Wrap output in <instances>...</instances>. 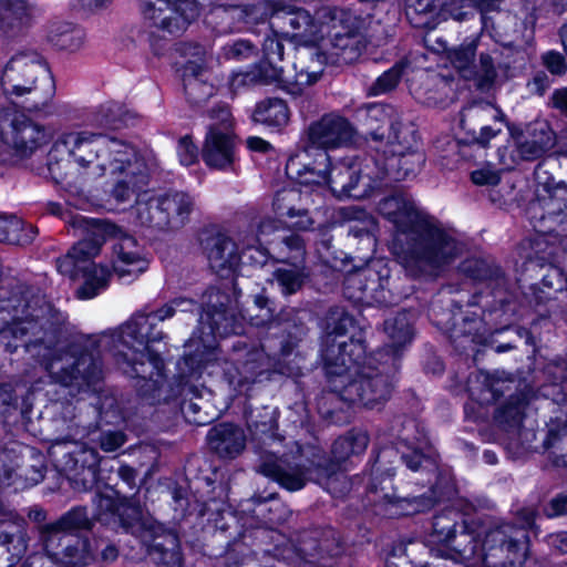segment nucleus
I'll return each instance as SVG.
<instances>
[{"label":"nucleus","instance_id":"473e14b6","mask_svg":"<svg viewBox=\"0 0 567 567\" xmlns=\"http://www.w3.org/2000/svg\"><path fill=\"white\" fill-rule=\"evenodd\" d=\"M179 383L176 389L179 391L178 395H184L181 404L182 413L185 419L197 425H205L210 422V417L206 412H203V400L196 395L194 388L184 382L186 378L193 377L197 373L195 367V359L193 355H184L178 362Z\"/></svg>","mask_w":567,"mask_h":567},{"label":"nucleus","instance_id":"cd10ccee","mask_svg":"<svg viewBox=\"0 0 567 567\" xmlns=\"http://www.w3.org/2000/svg\"><path fill=\"white\" fill-rule=\"evenodd\" d=\"M515 140L516 152L523 161H536L556 145V134L550 125L543 120L534 121L525 130L511 128Z\"/></svg>","mask_w":567,"mask_h":567},{"label":"nucleus","instance_id":"412c9836","mask_svg":"<svg viewBox=\"0 0 567 567\" xmlns=\"http://www.w3.org/2000/svg\"><path fill=\"white\" fill-rule=\"evenodd\" d=\"M355 134L350 121L338 114L327 113L312 122L307 128V145L310 152H326L343 147L352 143Z\"/></svg>","mask_w":567,"mask_h":567},{"label":"nucleus","instance_id":"f8f14e48","mask_svg":"<svg viewBox=\"0 0 567 567\" xmlns=\"http://www.w3.org/2000/svg\"><path fill=\"white\" fill-rule=\"evenodd\" d=\"M526 214L537 233L553 236L567 247V182L553 176L539 182Z\"/></svg>","mask_w":567,"mask_h":567},{"label":"nucleus","instance_id":"6ab92c4d","mask_svg":"<svg viewBox=\"0 0 567 567\" xmlns=\"http://www.w3.org/2000/svg\"><path fill=\"white\" fill-rule=\"evenodd\" d=\"M385 477H373L370 491L378 497L375 502L385 507L391 515H412L431 509L437 502L439 495L431 486L429 492L420 496H400L394 492L392 470L384 472Z\"/></svg>","mask_w":567,"mask_h":567},{"label":"nucleus","instance_id":"864d4df0","mask_svg":"<svg viewBox=\"0 0 567 567\" xmlns=\"http://www.w3.org/2000/svg\"><path fill=\"white\" fill-rule=\"evenodd\" d=\"M35 228L25 225L17 216L0 215V243L12 245H28L35 237Z\"/></svg>","mask_w":567,"mask_h":567},{"label":"nucleus","instance_id":"bf43d9fd","mask_svg":"<svg viewBox=\"0 0 567 567\" xmlns=\"http://www.w3.org/2000/svg\"><path fill=\"white\" fill-rule=\"evenodd\" d=\"M364 49L359 33H334L332 38V55L343 63L354 62Z\"/></svg>","mask_w":567,"mask_h":567},{"label":"nucleus","instance_id":"4c0bfd02","mask_svg":"<svg viewBox=\"0 0 567 567\" xmlns=\"http://www.w3.org/2000/svg\"><path fill=\"white\" fill-rule=\"evenodd\" d=\"M92 526L93 523L86 508L76 506L61 515L56 520L40 525L38 532L39 536H54V534L59 536H81L80 530H90Z\"/></svg>","mask_w":567,"mask_h":567},{"label":"nucleus","instance_id":"423d86ee","mask_svg":"<svg viewBox=\"0 0 567 567\" xmlns=\"http://www.w3.org/2000/svg\"><path fill=\"white\" fill-rule=\"evenodd\" d=\"M0 82L10 102L29 113L45 111L55 91L47 60L34 50L16 53L3 66Z\"/></svg>","mask_w":567,"mask_h":567},{"label":"nucleus","instance_id":"69168bd1","mask_svg":"<svg viewBox=\"0 0 567 567\" xmlns=\"http://www.w3.org/2000/svg\"><path fill=\"white\" fill-rule=\"evenodd\" d=\"M476 52V41L471 40L462 43L457 48L450 49L447 51V59L452 65L461 73L465 79H472L474 76V58Z\"/></svg>","mask_w":567,"mask_h":567},{"label":"nucleus","instance_id":"9b49d317","mask_svg":"<svg viewBox=\"0 0 567 567\" xmlns=\"http://www.w3.org/2000/svg\"><path fill=\"white\" fill-rule=\"evenodd\" d=\"M115 355L127 363L130 370L125 372L135 382L134 388L138 396L150 405L167 403L176 398L179 391L167 382L164 374L163 359L151 350L134 352L120 343H111Z\"/></svg>","mask_w":567,"mask_h":567},{"label":"nucleus","instance_id":"8fccbe9b","mask_svg":"<svg viewBox=\"0 0 567 567\" xmlns=\"http://www.w3.org/2000/svg\"><path fill=\"white\" fill-rule=\"evenodd\" d=\"M412 319L410 312L403 311L384 321V332L390 339L389 347L394 354L412 341Z\"/></svg>","mask_w":567,"mask_h":567},{"label":"nucleus","instance_id":"20e7f679","mask_svg":"<svg viewBox=\"0 0 567 567\" xmlns=\"http://www.w3.org/2000/svg\"><path fill=\"white\" fill-rule=\"evenodd\" d=\"M251 553L237 567H329L341 554L339 534L331 527H312L288 538L269 527H257L243 535Z\"/></svg>","mask_w":567,"mask_h":567},{"label":"nucleus","instance_id":"774afa93","mask_svg":"<svg viewBox=\"0 0 567 567\" xmlns=\"http://www.w3.org/2000/svg\"><path fill=\"white\" fill-rule=\"evenodd\" d=\"M460 515L454 511H445L434 516L430 542L446 545L456 532Z\"/></svg>","mask_w":567,"mask_h":567},{"label":"nucleus","instance_id":"338daca9","mask_svg":"<svg viewBox=\"0 0 567 567\" xmlns=\"http://www.w3.org/2000/svg\"><path fill=\"white\" fill-rule=\"evenodd\" d=\"M246 417L248 429L256 436L272 435L277 429L276 411L271 408L262 406L252 410Z\"/></svg>","mask_w":567,"mask_h":567},{"label":"nucleus","instance_id":"3c124183","mask_svg":"<svg viewBox=\"0 0 567 567\" xmlns=\"http://www.w3.org/2000/svg\"><path fill=\"white\" fill-rule=\"evenodd\" d=\"M290 112L287 103L278 97L266 99L256 105L254 120L272 127H282L288 124Z\"/></svg>","mask_w":567,"mask_h":567},{"label":"nucleus","instance_id":"393cba45","mask_svg":"<svg viewBox=\"0 0 567 567\" xmlns=\"http://www.w3.org/2000/svg\"><path fill=\"white\" fill-rule=\"evenodd\" d=\"M365 347L361 333L350 338H329L324 341L322 358L327 371L328 382L351 373L352 368L362 358Z\"/></svg>","mask_w":567,"mask_h":567},{"label":"nucleus","instance_id":"6e6d98bb","mask_svg":"<svg viewBox=\"0 0 567 567\" xmlns=\"http://www.w3.org/2000/svg\"><path fill=\"white\" fill-rule=\"evenodd\" d=\"M236 360L240 365V372L247 380L262 374L272 367V359L266 353L264 348L252 347L246 351L236 349Z\"/></svg>","mask_w":567,"mask_h":567},{"label":"nucleus","instance_id":"f3484780","mask_svg":"<svg viewBox=\"0 0 567 567\" xmlns=\"http://www.w3.org/2000/svg\"><path fill=\"white\" fill-rule=\"evenodd\" d=\"M369 159L363 168L338 164L329 169V187L338 197L363 198L384 179V171H377Z\"/></svg>","mask_w":567,"mask_h":567},{"label":"nucleus","instance_id":"0eeeda50","mask_svg":"<svg viewBox=\"0 0 567 567\" xmlns=\"http://www.w3.org/2000/svg\"><path fill=\"white\" fill-rule=\"evenodd\" d=\"M392 383L389 375L379 368L364 364L353 372L330 381L329 391L318 401V409L324 419L342 422L334 405L343 402L348 405L358 404L373 409L386 402L391 395Z\"/></svg>","mask_w":567,"mask_h":567},{"label":"nucleus","instance_id":"c9c22d12","mask_svg":"<svg viewBox=\"0 0 567 567\" xmlns=\"http://www.w3.org/2000/svg\"><path fill=\"white\" fill-rule=\"evenodd\" d=\"M10 456L20 457L17 484L20 487L32 486L44 478L47 471L45 456L33 446L23 444L11 450Z\"/></svg>","mask_w":567,"mask_h":567},{"label":"nucleus","instance_id":"603ef678","mask_svg":"<svg viewBox=\"0 0 567 567\" xmlns=\"http://www.w3.org/2000/svg\"><path fill=\"white\" fill-rule=\"evenodd\" d=\"M83 278V284L78 288L76 296L80 299H91L109 285L111 274L102 265L82 266L79 270V277Z\"/></svg>","mask_w":567,"mask_h":567},{"label":"nucleus","instance_id":"c03bdc74","mask_svg":"<svg viewBox=\"0 0 567 567\" xmlns=\"http://www.w3.org/2000/svg\"><path fill=\"white\" fill-rule=\"evenodd\" d=\"M25 550L19 526L0 523V567H12Z\"/></svg>","mask_w":567,"mask_h":567},{"label":"nucleus","instance_id":"79ce46f5","mask_svg":"<svg viewBox=\"0 0 567 567\" xmlns=\"http://www.w3.org/2000/svg\"><path fill=\"white\" fill-rule=\"evenodd\" d=\"M85 445L80 444L72 435L54 439L51 445V455L55 466L68 477L76 474V464L80 452H83Z\"/></svg>","mask_w":567,"mask_h":567},{"label":"nucleus","instance_id":"c756f323","mask_svg":"<svg viewBox=\"0 0 567 567\" xmlns=\"http://www.w3.org/2000/svg\"><path fill=\"white\" fill-rule=\"evenodd\" d=\"M330 156L326 152L312 154L310 148H303L287 162L288 174L295 176L301 185H329Z\"/></svg>","mask_w":567,"mask_h":567},{"label":"nucleus","instance_id":"e2e57ef3","mask_svg":"<svg viewBox=\"0 0 567 567\" xmlns=\"http://www.w3.org/2000/svg\"><path fill=\"white\" fill-rule=\"evenodd\" d=\"M474 522L467 524L463 522L462 530L460 533H454L451 540L446 544V546L455 551L457 555V559L460 560H471L475 557L477 549V540L474 529Z\"/></svg>","mask_w":567,"mask_h":567},{"label":"nucleus","instance_id":"2f4dec72","mask_svg":"<svg viewBox=\"0 0 567 567\" xmlns=\"http://www.w3.org/2000/svg\"><path fill=\"white\" fill-rule=\"evenodd\" d=\"M204 49L200 45H187L184 49L185 55L195 59L188 60L184 65L183 81L184 91L189 103L200 105L214 95V86L200 79L204 68Z\"/></svg>","mask_w":567,"mask_h":567},{"label":"nucleus","instance_id":"2eb2a0df","mask_svg":"<svg viewBox=\"0 0 567 567\" xmlns=\"http://www.w3.org/2000/svg\"><path fill=\"white\" fill-rule=\"evenodd\" d=\"M143 16L153 27L178 35L197 19L199 8L195 0H145Z\"/></svg>","mask_w":567,"mask_h":567},{"label":"nucleus","instance_id":"bb28decb","mask_svg":"<svg viewBox=\"0 0 567 567\" xmlns=\"http://www.w3.org/2000/svg\"><path fill=\"white\" fill-rule=\"evenodd\" d=\"M460 271L476 281H483L492 289L495 303L504 312L513 311L509 295L507 292V279L502 268L491 258L471 257L458 266Z\"/></svg>","mask_w":567,"mask_h":567},{"label":"nucleus","instance_id":"c85d7f7f","mask_svg":"<svg viewBox=\"0 0 567 567\" xmlns=\"http://www.w3.org/2000/svg\"><path fill=\"white\" fill-rule=\"evenodd\" d=\"M227 109L220 110L221 124L209 128L203 147L205 163L214 168H226L234 162V138Z\"/></svg>","mask_w":567,"mask_h":567},{"label":"nucleus","instance_id":"5701e85b","mask_svg":"<svg viewBox=\"0 0 567 567\" xmlns=\"http://www.w3.org/2000/svg\"><path fill=\"white\" fill-rule=\"evenodd\" d=\"M6 144L21 158L31 157L51 138L47 127L23 113H16L2 132Z\"/></svg>","mask_w":567,"mask_h":567},{"label":"nucleus","instance_id":"37998d69","mask_svg":"<svg viewBox=\"0 0 567 567\" xmlns=\"http://www.w3.org/2000/svg\"><path fill=\"white\" fill-rule=\"evenodd\" d=\"M47 41L58 50L76 51L84 42L83 30L68 21H52L48 25Z\"/></svg>","mask_w":567,"mask_h":567},{"label":"nucleus","instance_id":"ea45409f","mask_svg":"<svg viewBox=\"0 0 567 567\" xmlns=\"http://www.w3.org/2000/svg\"><path fill=\"white\" fill-rule=\"evenodd\" d=\"M167 224L169 230L184 227L195 210L196 204L193 196L181 190H172L163 194Z\"/></svg>","mask_w":567,"mask_h":567},{"label":"nucleus","instance_id":"09e8293b","mask_svg":"<svg viewBox=\"0 0 567 567\" xmlns=\"http://www.w3.org/2000/svg\"><path fill=\"white\" fill-rule=\"evenodd\" d=\"M453 81L441 74L426 78L422 86V101L429 106L445 107L453 99Z\"/></svg>","mask_w":567,"mask_h":567},{"label":"nucleus","instance_id":"49530a36","mask_svg":"<svg viewBox=\"0 0 567 567\" xmlns=\"http://www.w3.org/2000/svg\"><path fill=\"white\" fill-rule=\"evenodd\" d=\"M78 455L76 474L70 475L69 480L73 483L74 488L87 491L96 482L100 456L94 449L87 446Z\"/></svg>","mask_w":567,"mask_h":567},{"label":"nucleus","instance_id":"13d9d810","mask_svg":"<svg viewBox=\"0 0 567 567\" xmlns=\"http://www.w3.org/2000/svg\"><path fill=\"white\" fill-rule=\"evenodd\" d=\"M272 250L282 264L305 265L306 246L299 235L279 236L278 240L274 243Z\"/></svg>","mask_w":567,"mask_h":567},{"label":"nucleus","instance_id":"a878e982","mask_svg":"<svg viewBox=\"0 0 567 567\" xmlns=\"http://www.w3.org/2000/svg\"><path fill=\"white\" fill-rule=\"evenodd\" d=\"M482 23L484 29H491L497 42L516 52L525 51L534 40L533 20L498 12L495 18L483 14Z\"/></svg>","mask_w":567,"mask_h":567},{"label":"nucleus","instance_id":"39448f33","mask_svg":"<svg viewBox=\"0 0 567 567\" xmlns=\"http://www.w3.org/2000/svg\"><path fill=\"white\" fill-rule=\"evenodd\" d=\"M66 223L74 229L90 235L72 246L63 257L56 260L60 274L71 279L79 278L82 266L95 265L92 260L101 250L107 237L117 241L113 245L112 267L118 277L138 276L147 269L148 261L137 240L115 224L102 219H89L82 215L70 216Z\"/></svg>","mask_w":567,"mask_h":567},{"label":"nucleus","instance_id":"f704fd0d","mask_svg":"<svg viewBox=\"0 0 567 567\" xmlns=\"http://www.w3.org/2000/svg\"><path fill=\"white\" fill-rule=\"evenodd\" d=\"M207 441L219 457L235 458L245 450L247 439L240 426L223 423L209 430Z\"/></svg>","mask_w":567,"mask_h":567},{"label":"nucleus","instance_id":"9d476101","mask_svg":"<svg viewBox=\"0 0 567 567\" xmlns=\"http://www.w3.org/2000/svg\"><path fill=\"white\" fill-rule=\"evenodd\" d=\"M318 482L334 497H342L349 493L351 483L349 477L337 470L334 464L331 468L323 467L318 463L316 468ZM257 472L278 482L289 491L301 489L312 478V464L289 463L286 458L278 457L274 453H264L260 456Z\"/></svg>","mask_w":567,"mask_h":567},{"label":"nucleus","instance_id":"052dcab7","mask_svg":"<svg viewBox=\"0 0 567 567\" xmlns=\"http://www.w3.org/2000/svg\"><path fill=\"white\" fill-rule=\"evenodd\" d=\"M359 114L364 118L365 125L371 130V136L374 140H382L383 133H379V124H388L394 122L395 110L386 104L372 103L362 106Z\"/></svg>","mask_w":567,"mask_h":567},{"label":"nucleus","instance_id":"1a4fd4ad","mask_svg":"<svg viewBox=\"0 0 567 567\" xmlns=\"http://www.w3.org/2000/svg\"><path fill=\"white\" fill-rule=\"evenodd\" d=\"M117 519L121 527L141 539L150 558L159 567H183L177 534L142 519V507L134 498L122 497Z\"/></svg>","mask_w":567,"mask_h":567},{"label":"nucleus","instance_id":"aec40b11","mask_svg":"<svg viewBox=\"0 0 567 567\" xmlns=\"http://www.w3.org/2000/svg\"><path fill=\"white\" fill-rule=\"evenodd\" d=\"M270 27L292 44L315 43L320 39L319 25L310 12L290 4L280 3L279 7H274Z\"/></svg>","mask_w":567,"mask_h":567},{"label":"nucleus","instance_id":"b1692460","mask_svg":"<svg viewBox=\"0 0 567 567\" xmlns=\"http://www.w3.org/2000/svg\"><path fill=\"white\" fill-rule=\"evenodd\" d=\"M461 127L472 140L486 146L491 138L502 131L503 114L487 101H473L461 111Z\"/></svg>","mask_w":567,"mask_h":567},{"label":"nucleus","instance_id":"5fc2aeb1","mask_svg":"<svg viewBox=\"0 0 567 567\" xmlns=\"http://www.w3.org/2000/svg\"><path fill=\"white\" fill-rule=\"evenodd\" d=\"M279 69L275 66H267L266 69L256 64L248 71L234 73L229 79V87L233 92H238L243 89L270 84L277 82Z\"/></svg>","mask_w":567,"mask_h":567},{"label":"nucleus","instance_id":"a19ab883","mask_svg":"<svg viewBox=\"0 0 567 567\" xmlns=\"http://www.w3.org/2000/svg\"><path fill=\"white\" fill-rule=\"evenodd\" d=\"M133 115L117 102H105L96 106L89 115V124L96 128L118 130L126 126Z\"/></svg>","mask_w":567,"mask_h":567},{"label":"nucleus","instance_id":"7ed1b4c3","mask_svg":"<svg viewBox=\"0 0 567 567\" xmlns=\"http://www.w3.org/2000/svg\"><path fill=\"white\" fill-rule=\"evenodd\" d=\"M378 212L394 225L392 251L410 276L437 275L460 255L458 241L409 194L395 192L381 198Z\"/></svg>","mask_w":567,"mask_h":567},{"label":"nucleus","instance_id":"a18cd8bd","mask_svg":"<svg viewBox=\"0 0 567 567\" xmlns=\"http://www.w3.org/2000/svg\"><path fill=\"white\" fill-rule=\"evenodd\" d=\"M100 420L105 424L118 425L130 421L135 415V405L131 400L104 394L99 402Z\"/></svg>","mask_w":567,"mask_h":567},{"label":"nucleus","instance_id":"680f3d73","mask_svg":"<svg viewBox=\"0 0 567 567\" xmlns=\"http://www.w3.org/2000/svg\"><path fill=\"white\" fill-rule=\"evenodd\" d=\"M355 329L354 318L340 306L329 308L324 318L327 338H346V334Z\"/></svg>","mask_w":567,"mask_h":567},{"label":"nucleus","instance_id":"58836bf2","mask_svg":"<svg viewBox=\"0 0 567 567\" xmlns=\"http://www.w3.org/2000/svg\"><path fill=\"white\" fill-rule=\"evenodd\" d=\"M301 199V193L296 189H282L276 194L274 209L280 217H287L288 225L299 230L309 229L313 220L308 210L298 203Z\"/></svg>","mask_w":567,"mask_h":567},{"label":"nucleus","instance_id":"4be33fe9","mask_svg":"<svg viewBox=\"0 0 567 567\" xmlns=\"http://www.w3.org/2000/svg\"><path fill=\"white\" fill-rule=\"evenodd\" d=\"M45 555L61 567H87L94 563L93 544L85 536H39Z\"/></svg>","mask_w":567,"mask_h":567},{"label":"nucleus","instance_id":"4d7b16f0","mask_svg":"<svg viewBox=\"0 0 567 567\" xmlns=\"http://www.w3.org/2000/svg\"><path fill=\"white\" fill-rule=\"evenodd\" d=\"M274 278L285 296L298 292L305 285L308 274L301 264H284L274 271Z\"/></svg>","mask_w":567,"mask_h":567},{"label":"nucleus","instance_id":"dca6fc26","mask_svg":"<svg viewBox=\"0 0 567 567\" xmlns=\"http://www.w3.org/2000/svg\"><path fill=\"white\" fill-rule=\"evenodd\" d=\"M393 284L388 275L368 267L346 276L343 295L353 302L388 306L396 302L392 293Z\"/></svg>","mask_w":567,"mask_h":567},{"label":"nucleus","instance_id":"4468645a","mask_svg":"<svg viewBox=\"0 0 567 567\" xmlns=\"http://www.w3.org/2000/svg\"><path fill=\"white\" fill-rule=\"evenodd\" d=\"M527 533L511 523H494L484 532L480 559L484 567L520 566L527 553Z\"/></svg>","mask_w":567,"mask_h":567},{"label":"nucleus","instance_id":"de8ad7c7","mask_svg":"<svg viewBox=\"0 0 567 567\" xmlns=\"http://www.w3.org/2000/svg\"><path fill=\"white\" fill-rule=\"evenodd\" d=\"M419 148L416 130L412 123H403L396 118L391 123L388 135V152L391 155H404Z\"/></svg>","mask_w":567,"mask_h":567},{"label":"nucleus","instance_id":"f03ea898","mask_svg":"<svg viewBox=\"0 0 567 567\" xmlns=\"http://www.w3.org/2000/svg\"><path fill=\"white\" fill-rule=\"evenodd\" d=\"M66 158H56L51 152L48 171L51 178L65 188L82 189L106 173L121 174L112 196L117 203L136 197L133 213L137 225L154 230H169L163 194L141 192L148 185L150 167L145 158L130 143L92 132H69L59 138Z\"/></svg>","mask_w":567,"mask_h":567},{"label":"nucleus","instance_id":"7c9ffc66","mask_svg":"<svg viewBox=\"0 0 567 567\" xmlns=\"http://www.w3.org/2000/svg\"><path fill=\"white\" fill-rule=\"evenodd\" d=\"M35 17V7L27 0H0V34L8 40L22 38Z\"/></svg>","mask_w":567,"mask_h":567},{"label":"nucleus","instance_id":"72a5a7b5","mask_svg":"<svg viewBox=\"0 0 567 567\" xmlns=\"http://www.w3.org/2000/svg\"><path fill=\"white\" fill-rule=\"evenodd\" d=\"M210 269L220 278H228L235 274L240 252L238 245L225 235L209 238L205 246Z\"/></svg>","mask_w":567,"mask_h":567},{"label":"nucleus","instance_id":"6e6552de","mask_svg":"<svg viewBox=\"0 0 567 567\" xmlns=\"http://www.w3.org/2000/svg\"><path fill=\"white\" fill-rule=\"evenodd\" d=\"M240 291L236 287H209L202 298L199 324L190 342L198 339L203 348H213L216 337L244 332L245 315L239 307Z\"/></svg>","mask_w":567,"mask_h":567},{"label":"nucleus","instance_id":"a211bd4d","mask_svg":"<svg viewBox=\"0 0 567 567\" xmlns=\"http://www.w3.org/2000/svg\"><path fill=\"white\" fill-rule=\"evenodd\" d=\"M318 42L293 44L292 71L282 78V87L292 95H300L308 86L318 82L323 72L326 55Z\"/></svg>","mask_w":567,"mask_h":567},{"label":"nucleus","instance_id":"0e129e2a","mask_svg":"<svg viewBox=\"0 0 567 567\" xmlns=\"http://www.w3.org/2000/svg\"><path fill=\"white\" fill-rule=\"evenodd\" d=\"M544 445L556 465L567 466V419L551 425Z\"/></svg>","mask_w":567,"mask_h":567},{"label":"nucleus","instance_id":"e433bc0d","mask_svg":"<svg viewBox=\"0 0 567 567\" xmlns=\"http://www.w3.org/2000/svg\"><path fill=\"white\" fill-rule=\"evenodd\" d=\"M425 161L424 154L417 150L406 152L404 155L380 156L372 161L377 171H384V178L402 181L414 176Z\"/></svg>","mask_w":567,"mask_h":567},{"label":"nucleus","instance_id":"ddd939ff","mask_svg":"<svg viewBox=\"0 0 567 567\" xmlns=\"http://www.w3.org/2000/svg\"><path fill=\"white\" fill-rule=\"evenodd\" d=\"M177 315L173 300L151 313H136L128 321L122 324L116 331L104 332L93 343L97 347L120 343L127 350L140 352L150 350V344L159 342L165 338L162 330H158L154 319L164 321Z\"/></svg>","mask_w":567,"mask_h":567},{"label":"nucleus","instance_id":"f257e3e1","mask_svg":"<svg viewBox=\"0 0 567 567\" xmlns=\"http://www.w3.org/2000/svg\"><path fill=\"white\" fill-rule=\"evenodd\" d=\"M0 313L9 316L0 329V349L11 354L23 348L51 383L75 395L102 379L101 362L92 352L63 344L65 316L39 288L22 282L1 287Z\"/></svg>","mask_w":567,"mask_h":567}]
</instances>
